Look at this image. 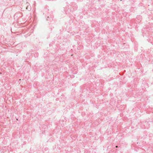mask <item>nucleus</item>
<instances>
[{
    "instance_id": "f257e3e1",
    "label": "nucleus",
    "mask_w": 153,
    "mask_h": 153,
    "mask_svg": "<svg viewBox=\"0 0 153 153\" xmlns=\"http://www.w3.org/2000/svg\"><path fill=\"white\" fill-rule=\"evenodd\" d=\"M34 56L35 57H37L38 56V53H35L34 54Z\"/></svg>"
},
{
    "instance_id": "f03ea898",
    "label": "nucleus",
    "mask_w": 153,
    "mask_h": 153,
    "mask_svg": "<svg viewBox=\"0 0 153 153\" xmlns=\"http://www.w3.org/2000/svg\"><path fill=\"white\" fill-rule=\"evenodd\" d=\"M72 6L75 7L76 9L77 7V6L76 4H74H74H72Z\"/></svg>"
},
{
    "instance_id": "7ed1b4c3",
    "label": "nucleus",
    "mask_w": 153,
    "mask_h": 153,
    "mask_svg": "<svg viewBox=\"0 0 153 153\" xmlns=\"http://www.w3.org/2000/svg\"><path fill=\"white\" fill-rule=\"evenodd\" d=\"M49 18V17L48 16V18L47 19V20H49L48 19Z\"/></svg>"
},
{
    "instance_id": "20e7f679",
    "label": "nucleus",
    "mask_w": 153,
    "mask_h": 153,
    "mask_svg": "<svg viewBox=\"0 0 153 153\" xmlns=\"http://www.w3.org/2000/svg\"><path fill=\"white\" fill-rule=\"evenodd\" d=\"M117 147H118L117 146H116V148H117Z\"/></svg>"
}]
</instances>
